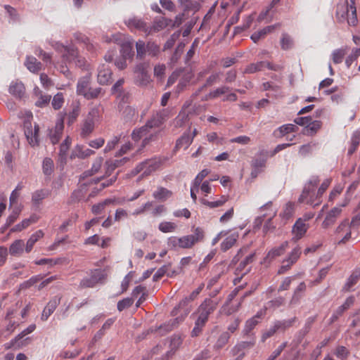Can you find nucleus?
I'll use <instances>...</instances> for the list:
<instances>
[{
    "instance_id": "obj_1",
    "label": "nucleus",
    "mask_w": 360,
    "mask_h": 360,
    "mask_svg": "<svg viewBox=\"0 0 360 360\" xmlns=\"http://www.w3.org/2000/svg\"><path fill=\"white\" fill-rule=\"evenodd\" d=\"M165 116L166 111L163 110L148 120L145 125L133 130L131 136L134 141L138 142L143 139L139 151L155 139L157 133H150V130L153 128L160 127L165 122Z\"/></svg>"
},
{
    "instance_id": "obj_2",
    "label": "nucleus",
    "mask_w": 360,
    "mask_h": 360,
    "mask_svg": "<svg viewBox=\"0 0 360 360\" xmlns=\"http://www.w3.org/2000/svg\"><path fill=\"white\" fill-rule=\"evenodd\" d=\"M319 181L318 176H311L309 181L305 184L302 193L298 198V201L300 202H305L313 207H316L321 205V197L329 186L330 180L325 179L319 188L315 195L314 189L319 184Z\"/></svg>"
},
{
    "instance_id": "obj_3",
    "label": "nucleus",
    "mask_w": 360,
    "mask_h": 360,
    "mask_svg": "<svg viewBox=\"0 0 360 360\" xmlns=\"http://www.w3.org/2000/svg\"><path fill=\"white\" fill-rule=\"evenodd\" d=\"M336 17L339 22H343L347 19L351 26H355L357 22L356 9L354 6V0L352 2L347 0L346 4H340L337 7Z\"/></svg>"
},
{
    "instance_id": "obj_4",
    "label": "nucleus",
    "mask_w": 360,
    "mask_h": 360,
    "mask_svg": "<svg viewBox=\"0 0 360 360\" xmlns=\"http://www.w3.org/2000/svg\"><path fill=\"white\" fill-rule=\"evenodd\" d=\"M105 40L106 42L113 41L117 44L120 45L121 47L120 53L122 57L125 58H129L133 56L134 51L132 43L129 41H127L125 37L123 34L117 33L112 35L111 38L106 37Z\"/></svg>"
},
{
    "instance_id": "obj_5",
    "label": "nucleus",
    "mask_w": 360,
    "mask_h": 360,
    "mask_svg": "<svg viewBox=\"0 0 360 360\" xmlns=\"http://www.w3.org/2000/svg\"><path fill=\"white\" fill-rule=\"evenodd\" d=\"M105 278L106 274L104 270H91L89 276L81 280L79 288L81 289L94 288L98 283H102Z\"/></svg>"
},
{
    "instance_id": "obj_6",
    "label": "nucleus",
    "mask_w": 360,
    "mask_h": 360,
    "mask_svg": "<svg viewBox=\"0 0 360 360\" xmlns=\"http://www.w3.org/2000/svg\"><path fill=\"white\" fill-rule=\"evenodd\" d=\"M218 302L211 299H205L198 309V317L196 321L205 325L209 316L216 309Z\"/></svg>"
},
{
    "instance_id": "obj_7",
    "label": "nucleus",
    "mask_w": 360,
    "mask_h": 360,
    "mask_svg": "<svg viewBox=\"0 0 360 360\" xmlns=\"http://www.w3.org/2000/svg\"><path fill=\"white\" fill-rule=\"evenodd\" d=\"M205 234L202 229L197 227L194 230L193 234L184 236L180 237V248L191 249L196 243L202 242L204 239Z\"/></svg>"
},
{
    "instance_id": "obj_8",
    "label": "nucleus",
    "mask_w": 360,
    "mask_h": 360,
    "mask_svg": "<svg viewBox=\"0 0 360 360\" xmlns=\"http://www.w3.org/2000/svg\"><path fill=\"white\" fill-rule=\"evenodd\" d=\"M162 164V161L160 158L155 157L151 159H148L141 162L143 168V173L139 176V180L142 179L143 176H148L152 173L155 172Z\"/></svg>"
},
{
    "instance_id": "obj_9",
    "label": "nucleus",
    "mask_w": 360,
    "mask_h": 360,
    "mask_svg": "<svg viewBox=\"0 0 360 360\" xmlns=\"http://www.w3.org/2000/svg\"><path fill=\"white\" fill-rule=\"evenodd\" d=\"M182 321H183V318L177 317L174 319L169 321L167 323L160 325L159 327H158L155 329L153 328H150L148 330L147 333L156 332L160 335H162V336L165 335L167 333L172 331L173 329L176 328L178 326V325L179 324V323L181 322Z\"/></svg>"
},
{
    "instance_id": "obj_10",
    "label": "nucleus",
    "mask_w": 360,
    "mask_h": 360,
    "mask_svg": "<svg viewBox=\"0 0 360 360\" xmlns=\"http://www.w3.org/2000/svg\"><path fill=\"white\" fill-rule=\"evenodd\" d=\"M25 135L29 141L30 144L32 146H37L39 143L38 134L39 127L35 124L34 127L32 128V124L30 121H25L24 122Z\"/></svg>"
},
{
    "instance_id": "obj_11",
    "label": "nucleus",
    "mask_w": 360,
    "mask_h": 360,
    "mask_svg": "<svg viewBox=\"0 0 360 360\" xmlns=\"http://www.w3.org/2000/svg\"><path fill=\"white\" fill-rule=\"evenodd\" d=\"M335 234L344 236L340 240L338 244H344L351 238V230L349 220L347 219L343 220L335 229Z\"/></svg>"
},
{
    "instance_id": "obj_12",
    "label": "nucleus",
    "mask_w": 360,
    "mask_h": 360,
    "mask_svg": "<svg viewBox=\"0 0 360 360\" xmlns=\"http://www.w3.org/2000/svg\"><path fill=\"white\" fill-rule=\"evenodd\" d=\"M112 74V71L108 65H101L98 68V82L101 85L108 84L111 82Z\"/></svg>"
},
{
    "instance_id": "obj_13",
    "label": "nucleus",
    "mask_w": 360,
    "mask_h": 360,
    "mask_svg": "<svg viewBox=\"0 0 360 360\" xmlns=\"http://www.w3.org/2000/svg\"><path fill=\"white\" fill-rule=\"evenodd\" d=\"M125 24L129 29H136L148 35V25L142 19L137 17L130 18L125 21Z\"/></svg>"
},
{
    "instance_id": "obj_14",
    "label": "nucleus",
    "mask_w": 360,
    "mask_h": 360,
    "mask_svg": "<svg viewBox=\"0 0 360 360\" xmlns=\"http://www.w3.org/2000/svg\"><path fill=\"white\" fill-rule=\"evenodd\" d=\"M34 98L35 105L39 108L46 106L51 101V96L44 94L38 86L34 88Z\"/></svg>"
},
{
    "instance_id": "obj_15",
    "label": "nucleus",
    "mask_w": 360,
    "mask_h": 360,
    "mask_svg": "<svg viewBox=\"0 0 360 360\" xmlns=\"http://www.w3.org/2000/svg\"><path fill=\"white\" fill-rule=\"evenodd\" d=\"M172 20L167 18H161L156 19L152 26H148V35L152 34L153 33L158 32L166 27L170 25Z\"/></svg>"
},
{
    "instance_id": "obj_16",
    "label": "nucleus",
    "mask_w": 360,
    "mask_h": 360,
    "mask_svg": "<svg viewBox=\"0 0 360 360\" xmlns=\"http://www.w3.org/2000/svg\"><path fill=\"white\" fill-rule=\"evenodd\" d=\"M354 302V297L350 296L347 297L345 300V302L340 306L336 311L331 316L330 320V323H333L336 321L338 318L342 316V314L344 313V311L347 309H348Z\"/></svg>"
},
{
    "instance_id": "obj_17",
    "label": "nucleus",
    "mask_w": 360,
    "mask_h": 360,
    "mask_svg": "<svg viewBox=\"0 0 360 360\" xmlns=\"http://www.w3.org/2000/svg\"><path fill=\"white\" fill-rule=\"evenodd\" d=\"M309 229L308 224L304 221L303 219L299 218L292 226V233L296 240L300 239Z\"/></svg>"
},
{
    "instance_id": "obj_18",
    "label": "nucleus",
    "mask_w": 360,
    "mask_h": 360,
    "mask_svg": "<svg viewBox=\"0 0 360 360\" xmlns=\"http://www.w3.org/2000/svg\"><path fill=\"white\" fill-rule=\"evenodd\" d=\"M183 339L179 335H173L170 338L169 350L166 353L165 358L170 359L182 344Z\"/></svg>"
},
{
    "instance_id": "obj_19",
    "label": "nucleus",
    "mask_w": 360,
    "mask_h": 360,
    "mask_svg": "<svg viewBox=\"0 0 360 360\" xmlns=\"http://www.w3.org/2000/svg\"><path fill=\"white\" fill-rule=\"evenodd\" d=\"M342 212V209L338 207H333L330 212H328L326 217L323 221L322 226L324 229H327L328 227L333 225L337 218L340 215Z\"/></svg>"
},
{
    "instance_id": "obj_20",
    "label": "nucleus",
    "mask_w": 360,
    "mask_h": 360,
    "mask_svg": "<svg viewBox=\"0 0 360 360\" xmlns=\"http://www.w3.org/2000/svg\"><path fill=\"white\" fill-rule=\"evenodd\" d=\"M281 27V24L280 23H276L275 25H269V26H266L265 27H264L263 29H262L261 30L259 31H257L255 33H253L252 35H251V39L255 42V43H257L261 39H263L265 37V36L269 34V33H271L276 28H278Z\"/></svg>"
},
{
    "instance_id": "obj_21",
    "label": "nucleus",
    "mask_w": 360,
    "mask_h": 360,
    "mask_svg": "<svg viewBox=\"0 0 360 360\" xmlns=\"http://www.w3.org/2000/svg\"><path fill=\"white\" fill-rule=\"evenodd\" d=\"M9 92L13 96L21 98L25 93V87L22 82L16 80L10 84Z\"/></svg>"
},
{
    "instance_id": "obj_22",
    "label": "nucleus",
    "mask_w": 360,
    "mask_h": 360,
    "mask_svg": "<svg viewBox=\"0 0 360 360\" xmlns=\"http://www.w3.org/2000/svg\"><path fill=\"white\" fill-rule=\"evenodd\" d=\"M254 257V254H250L248 256H247L244 260L240 262V263L236 269V274L237 275H241V277L243 275H245L250 271V268L247 269L246 267L249 264L253 262Z\"/></svg>"
},
{
    "instance_id": "obj_23",
    "label": "nucleus",
    "mask_w": 360,
    "mask_h": 360,
    "mask_svg": "<svg viewBox=\"0 0 360 360\" xmlns=\"http://www.w3.org/2000/svg\"><path fill=\"white\" fill-rule=\"evenodd\" d=\"M255 345V338H252L249 341H242L236 345L232 349L233 355H236L240 352H245L244 350L252 348Z\"/></svg>"
},
{
    "instance_id": "obj_24",
    "label": "nucleus",
    "mask_w": 360,
    "mask_h": 360,
    "mask_svg": "<svg viewBox=\"0 0 360 360\" xmlns=\"http://www.w3.org/2000/svg\"><path fill=\"white\" fill-rule=\"evenodd\" d=\"M288 247V242H283L280 246L271 249L267 254L266 259L272 260L282 255Z\"/></svg>"
},
{
    "instance_id": "obj_25",
    "label": "nucleus",
    "mask_w": 360,
    "mask_h": 360,
    "mask_svg": "<svg viewBox=\"0 0 360 360\" xmlns=\"http://www.w3.org/2000/svg\"><path fill=\"white\" fill-rule=\"evenodd\" d=\"M25 65L33 73H37L41 70V63L34 56H27L26 58Z\"/></svg>"
},
{
    "instance_id": "obj_26",
    "label": "nucleus",
    "mask_w": 360,
    "mask_h": 360,
    "mask_svg": "<svg viewBox=\"0 0 360 360\" xmlns=\"http://www.w3.org/2000/svg\"><path fill=\"white\" fill-rule=\"evenodd\" d=\"M238 236V233H233L228 236L221 243V250L223 252H226L231 248L237 242Z\"/></svg>"
},
{
    "instance_id": "obj_27",
    "label": "nucleus",
    "mask_w": 360,
    "mask_h": 360,
    "mask_svg": "<svg viewBox=\"0 0 360 360\" xmlns=\"http://www.w3.org/2000/svg\"><path fill=\"white\" fill-rule=\"evenodd\" d=\"M63 127V122L60 121L56 123L54 130L50 131V139L53 144H56L59 141Z\"/></svg>"
},
{
    "instance_id": "obj_28",
    "label": "nucleus",
    "mask_w": 360,
    "mask_h": 360,
    "mask_svg": "<svg viewBox=\"0 0 360 360\" xmlns=\"http://www.w3.org/2000/svg\"><path fill=\"white\" fill-rule=\"evenodd\" d=\"M229 200V196L221 195L220 199L216 201H209L205 198H200V202L202 205L210 208H216L223 206Z\"/></svg>"
},
{
    "instance_id": "obj_29",
    "label": "nucleus",
    "mask_w": 360,
    "mask_h": 360,
    "mask_svg": "<svg viewBox=\"0 0 360 360\" xmlns=\"http://www.w3.org/2000/svg\"><path fill=\"white\" fill-rule=\"evenodd\" d=\"M44 232L41 230H38L35 233L31 235L30 238L27 240L26 246H25V251L26 252H30L32 250L33 246L34 244L41 238L44 236Z\"/></svg>"
},
{
    "instance_id": "obj_30",
    "label": "nucleus",
    "mask_w": 360,
    "mask_h": 360,
    "mask_svg": "<svg viewBox=\"0 0 360 360\" xmlns=\"http://www.w3.org/2000/svg\"><path fill=\"white\" fill-rule=\"evenodd\" d=\"M80 112V105L78 101L73 102L71 105V110L68 113V124H72L77 118Z\"/></svg>"
},
{
    "instance_id": "obj_31",
    "label": "nucleus",
    "mask_w": 360,
    "mask_h": 360,
    "mask_svg": "<svg viewBox=\"0 0 360 360\" xmlns=\"http://www.w3.org/2000/svg\"><path fill=\"white\" fill-rule=\"evenodd\" d=\"M49 192L46 189H39L33 192L32 194V202L34 205H38L41 203L42 200L47 198Z\"/></svg>"
},
{
    "instance_id": "obj_32",
    "label": "nucleus",
    "mask_w": 360,
    "mask_h": 360,
    "mask_svg": "<svg viewBox=\"0 0 360 360\" xmlns=\"http://www.w3.org/2000/svg\"><path fill=\"white\" fill-rule=\"evenodd\" d=\"M89 85L90 78L89 77L81 78L77 82V93L84 96V94L89 91Z\"/></svg>"
},
{
    "instance_id": "obj_33",
    "label": "nucleus",
    "mask_w": 360,
    "mask_h": 360,
    "mask_svg": "<svg viewBox=\"0 0 360 360\" xmlns=\"http://www.w3.org/2000/svg\"><path fill=\"white\" fill-rule=\"evenodd\" d=\"M231 334L227 331L221 333L213 346L214 349L216 351L220 350L229 342Z\"/></svg>"
},
{
    "instance_id": "obj_34",
    "label": "nucleus",
    "mask_w": 360,
    "mask_h": 360,
    "mask_svg": "<svg viewBox=\"0 0 360 360\" xmlns=\"http://www.w3.org/2000/svg\"><path fill=\"white\" fill-rule=\"evenodd\" d=\"M128 160V158H124L121 160H110L106 161V173L110 175L111 173L118 167L121 166Z\"/></svg>"
},
{
    "instance_id": "obj_35",
    "label": "nucleus",
    "mask_w": 360,
    "mask_h": 360,
    "mask_svg": "<svg viewBox=\"0 0 360 360\" xmlns=\"http://www.w3.org/2000/svg\"><path fill=\"white\" fill-rule=\"evenodd\" d=\"M172 195V192L164 187H158L153 193V196L158 200L165 201Z\"/></svg>"
},
{
    "instance_id": "obj_36",
    "label": "nucleus",
    "mask_w": 360,
    "mask_h": 360,
    "mask_svg": "<svg viewBox=\"0 0 360 360\" xmlns=\"http://www.w3.org/2000/svg\"><path fill=\"white\" fill-rule=\"evenodd\" d=\"M24 246L22 240H16L11 245L9 253L13 256H20L23 252Z\"/></svg>"
},
{
    "instance_id": "obj_37",
    "label": "nucleus",
    "mask_w": 360,
    "mask_h": 360,
    "mask_svg": "<svg viewBox=\"0 0 360 360\" xmlns=\"http://www.w3.org/2000/svg\"><path fill=\"white\" fill-rule=\"evenodd\" d=\"M193 142V137H191L189 133H184L177 141L176 143L175 148L177 149L184 148L185 149L188 148V147Z\"/></svg>"
},
{
    "instance_id": "obj_38",
    "label": "nucleus",
    "mask_w": 360,
    "mask_h": 360,
    "mask_svg": "<svg viewBox=\"0 0 360 360\" xmlns=\"http://www.w3.org/2000/svg\"><path fill=\"white\" fill-rule=\"evenodd\" d=\"M63 58L70 63L75 60L78 58L77 49L74 46H68L65 52L63 53Z\"/></svg>"
},
{
    "instance_id": "obj_39",
    "label": "nucleus",
    "mask_w": 360,
    "mask_h": 360,
    "mask_svg": "<svg viewBox=\"0 0 360 360\" xmlns=\"http://www.w3.org/2000/svg\"><path fill=\"white\" fill-rule=\"evenodd\" d=\"M58 305V302L56 300L50 301L45 308L44 309L41 314V319L43 321H46L48 318L53 314L55 311Z\"/></svg>"
},
{
    "instance_id": "obj_40",
    "label": "nucleus",
    "mask_w": 360,
    "mask_h": 360,
    "mask_svg": "<svg viewBox=\"0 0 360 360\" xmlns=\"http://www.w3.org/2000/svg\"><path fill=\"white\" fill-rule=\"evenodd\" d=\"M296 317H293L288 320L276 321L274 322L275 327L277 328L278 331H285L288 328L292 326L294 323L296 321Z\"/></svg>"
},
{
    "instance_id": "obj_41",
    "label": "nucleus",
    "mask_w": 360,
    "mask_h": 360,
    "mask_svg": "<svg viewBox=\"0 0 360 360\" xmlns=\"http://www.w3.org/2000/svg\"><path fill=\"white\" fill-rule=\"evenodd\" d=\"M321 125L322 122L319 120L311 121L309 124L306 126L304 134L308 136H313L321 129Z\"/></svg>"
},
{
    "instance_id": "obj_42",
    "label": "nucleus",
    "mask_w": 360,
    "mask_h": 360,
    "mask_svg": "<svg viewBox=\"0 0 360 360\" xmlns=\"http://www.w3.org/2000/svg\"><path fill=\"white\" fill-rule=\"evenodd\" d=\"M85 195V185H82L77 190L74 191L70 198L69 203L72 204L80 201Z\"/></svg>"
},
{
    "instance_id": "obj_43",
    "label": "nucleus",
    "mask_w": 360,
    "mask_h": 360,
    "mask_svg": "<svg viewBox=\"0 0 360 360\" xmlns=\"http://www.w3.org/2000/svg\"><path fill=\"white\" fill-rule=\"evenodd\" d=\"M281 47L283 50H288L293 47L294 41L290 35L288 33H283L281 38Z\"/></svg>"
},
{
    "instance_id": "obj_44",
    "label": "nucleus",
    "mask_w": 360,
    "mask_h": 360,
    "mask_svg": "<svg viewBox=\"0 0 360 360\" xmlns=\"http://www.w3.org/2000/svg\"><path fill=\"white\" fill-rule=\"evenodd\" d=\"M360 143V131H356L353 133L351 139V145L348 149V155H352L358 148Z\"/></svg>"
},
{
    "instance_id": "obj_45",
    "label": "nucleus",
    "mask_w": 360,
    "mask_h": 360,
    "mask_svg": "<svg viewBox=\"0 0 360 360\" xmlns=\"http://www.w3.org/2000/svg\"><path fill=\"white\" fill-rule=\"evenodd\" d=\"M204 288V284L201 283L197 289L193 290L189 297H185L184 300H182L179 304L178 307H181V306H186L189 302L194 300L197 296L200 294V292L202 291V290Z\"/></svg>"
},
{
    "instance_id": "obj_46",
    "label": "nucleus",
    "mask_w": 360,
    "mask_h": 360,
    "mask_svg": "<svg viewBox=\"0 0 360 360\" xmlns=\"http://www.w3.org/2000/svg\"><path fill=\"white\" fill-rule=\"evenodd\" d=\"M295 212V204L292 202H288L283 207V211L281 212L280 216L285 220L289 219L292 217Z\"/></svg>"
},
{
    "instance_id": "obj_47",
    "label": "nucleus",
    "mask_w": 360,
    "mask_h": 360,
    "mask_svg": "<svg viewBox=\"0 0 360 360\" xmlns=\"http://www.w3.org/2000/svg\"><path fill=\"white\" fill-rule=\"evenodd\" d=\"M23 187L24 186L22 183H18L15 188L12 191L9 198V203L11 207L18 204V198L20 195V191L23 188Z\"/></svg>"
},
{
    "instance_id": "obj_48",
    "label": "nucleus",
    "mask_w": 360,
    "mask_h": 360,
    "mask_svg": "<svg viewBox=\"0 0 360 360\" xmlns=\"http://www.w3.org/2000/svg\"><path fill=\"white\" fill-rule=\"evenodd\" d=\"M150 82V77L148 72L136 74L135 83L140 86H146Z\"/></svg>"
},
{
    "instance_id": "obj_49",
    "label": "nucleus",
    "mask_w": 360,
    "mask_h": 360,
    "mask_svg": "<svg viewBox=\"0 0 360 360\" xmlns=\"http://www.w3.org/2000/svg\"><path fill=\"white\" fill-rule=\"evenodd\" d=\"M115 202L112 199H105L104 201L99 202L98 204L94 205L91 208V211L95 214H99L104 210L105 206L113 203Z\"/></svg>"
},
{
    "instance_id": "obj_50",
    "label": "nucleus",
    "mask_w": 360,
    "mask_h": 360,
    "mask_svg": "<svg viewBox=\"0 0 360 360\" xmlns=\"http://www.w3.org/2000/svg\"><path fill=\"white\" fill-rule=\"evenodd\" d=\"M136 58L141 60L143 59L146 55V53H148L146 44L144 41L139 40L136 43Z\"/></svg>"
},
{
    "instance_id": "obj_51",
    "label": "nucleus",
    "mask_w": 360,
    "mask_h": 360,
    "mask_svg": "<svg viewBox=\"0 0 360 360\" xmlns=\"http://www.w3.org/2000/svg\"><path fill=\"white\" fill-rule=\"evenodd\" d=\"M53 167H54L53 161L51 158H44V160H43V164H42V169H43V173L45 175L50 176L53 171Z\"/></svg>"
},
{
    "instance_id": "obj_52",
    "label": "nucleus",
    "mask_w": 360,
    "mask_h": 360,
    "mask_svg": "<svg viewBox=\"0 0 360 360\" xmlns=\"http://www.w3.org/2000/svg\"><path fill=\"white\" fill-rule=\"evenodd\" d=\"M264 63L262 61L257 62L256 63H251L246 67L244 70V73L245 74H252L258 71H262L264 69Z\"/></svg>"
},
{
    "instance_id": "obj_53",
    "label": "nucleus",
    "mask_w": 360,
    "mask_h": 360,
    "mask_svg": "<svg viewBox=\"0 0 360 360\" xmlns=\"http://www.w3.org/2000/svg\"><path fill=\"white\" fill-rule=\"evenodd\" d=\"M360 277V270L354 271L349 278L347 282L344 286V290L349 291L350 288L356 283Z\"/></svg>"
},
{
    "instance_id": "obj_54",
    "label": "nucleus",
    "mask_w": 360,
    "mask_h": 360,
    "mask_svg": "<svg viewBox=\"0 0 360 360\" xmlns=\"http://www.w3.org/2000/svg\"><path fill=\"white\" fill-rule=\"evenodd\" d=\"M300 255H301L300 248H299V247L295 248L291 251V252L289 254L288 258L284 259V263L290 262V264H293L294 263H295L297 261Z\"/></svg>"
},
{
    "instance_id": "obj_55",
    "label": "nucleus",
    "mask_w": 360,
    "mask_h": 360,
    "mask_svg": "<svg viewBox=\"0 0 360 360\" xmlns=\"http://www.w3.org/2000/svg\"><path fill=\"white\" fill-rule=\"evenodd\" d=\"M146 48L148 54L152 57H156L160 53V46L154 41H148L146 44Z\"/></svg>"
},
{
    "instance_id": "obj_56",
    "label": "nucleus",
    "mask_w": 360,
    "mask_h": 360,
    "mask_svg": "<svg viewBox=\"0 0 360 360\" xmlns=\"http://www.w3.org/2000/svg\"><path fill=\"white\" fill-rule=\"evenodd\" d=\"M346 53V51L342 49L335 50L332 53L333 62L335 64H339L342 63Z\"/></svg>"
},
{
    "instance_id": "obj_57",
    "label": "nucleus",
    "mask_w": 360,
    "mask_h": 360,
    "mask_svg": "<svg viewBox=\"0 0 360 360\" xmlns=\"http://www.w3.org/2000/svg\"><path fill=\"white\" fill-rule=\"evenodd\" d=\"M102 163H103V158L101 157L97 158L95 160L91 170L85 172L84 173V174L85 176H91V175L96 174L101 169Z\"/></svg>"
},
{
    "instance_id": "obj_58",
    "label": "nucleus",
    "mask_w": 360,
    "mask_h": 360,
    "mask_svg": "<svg viewBox=\"0 0 360 360\" xmlns=\"http://www.w3.org/2000/svg\"><path fill=\"white\" fill-rule=\"evenodd\" d=\"M230 91V88L227 86H221L216 89L210 92V97L219 98L221 95H224Z\"/></svg>"
},
{
    "instance_id": "obj_59",
    "label": "nucleus",
    "mask_w": 360,
    "mask_h": 360,
    "mask_svg": "<svg viewBox=\"0 0 360 360\" xmlns=\"http://www.w3.org/2000/svg\"><path fill=\"white\" fill-rule=\"evenodd\" d=\"M64 103V97L63 93L56 94L52 100L51 105L55 110L61 108Z\"/></svg>"
},
{
    "instance_id": "obj_60",
    "label": "nucleus",
    "mask_w": 360,
    "mask_h": 360,
    "mask_svg": "<svg viewBox=\"0 0 360 360\" xmlns=\"http://www.w3.org/2000/svg\"><path fill=\"white\" fill-rule=\"evenodd\" d=\"M176 228V225L170 221H164L159 224V229L163 233L173 232L175 231Z\"/></svg>"
},
{
    "instance_id": "obj_61",
    "label": "nucleus",
    "mask_w": 360,
    "mask_h": 360,
    "mask_svg": "<svg viewBox=\"0 0 360 360\" xmlns=\"http://www.w3.org/2000/svg\"><path fill=\"white\" fill-rule=\"evenodd\" d=\"M259 321L255 318H250L246 321L243 333L247 335L258 324Z\"/></svg>"
},
{
    "instance_id": "obj_62",
    "label": "nucleus",
    "mask_w": 360,
    "mask_h": 360,
    "mask_svg": "<svg viewBox=\"0 0 360 360\" xmlns=\"http://www.w3.org/2000/svg\"><path fill=\"white\" fill-rule=\"evenodd\" d=\"M21 210L19 207H15L11 214L6 219L5 228H8L18 219Z\"/></svg>"
},
{
    "instance_id": "obj_63",
    "label": "nucleus",
    "mask_w": 360,
    "mask_h": 360,
    "mask_svg": "<svg viewBox=\"0 0 360 360\" xmlns=\"http://www.w3.org/2000/svg\"><path fill=\"white\" fill-rule=\"evenodd\" d=\"M36 326L34 324L30 325L27 328L18 334L17 337H15V338L12 341L13 345L16 344L18 340L22 339L25 336L33 332Z\"/></svg>"
},
{
    "instance_id": "obj_64",
    "label": "nucleus",
    "mask_w": 360,
    "mask_h": 360,
    "mask_svg": "<svg viewBox=\"0 0 360 360\" xmlns=\"http://www.w3.org/2000/svg\"><path fill=\"white\" fill-rule=\"evenodd\" d=\"M134 303V299L132 297L124 298L117 302V309L120 311L129 308Z\"/></svg>"
}]
</instances>
